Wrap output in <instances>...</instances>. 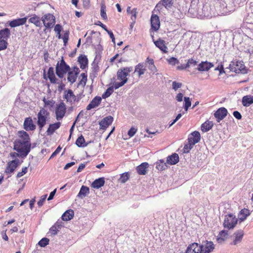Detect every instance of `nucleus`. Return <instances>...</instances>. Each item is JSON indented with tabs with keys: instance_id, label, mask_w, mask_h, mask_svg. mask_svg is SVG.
<instances>
[{
	"instance_id": "obj_1",
	"label": "nucleus",
	"mask_w": 253,
	"mask_h": 253,
	"mask_svg": "<svg viewBox=\"0 0 253 253\" xmlns=\"http://www.w3.org/2000/svg\"><path fill=\"white\" fill-rule=\"evenodd\" d=\"M18 137L13 143V149L20 153L22 158L26 157L31 151V143L30 136L24 130L18 132Z\"/></svg>"
},
{
	"instance_id": "obj_2",
	"label": "nucleus",
	"mask_w": 253,
	"mask_h": 253,
	"mask_svg": "<svg viewBox=\"0 0 253 253\" xmlns=\"http://www.w3.org/2000/svg\"><path fill=\"white\" fill-rule=\"evenodd\" d=\"M133 70L132 67H124L120 68L117 73V77L118 80L121 81V82H115L113 84V87L115 89H118L123 86L127 82V76L129 73Z\"/></svg>"
},
{
	"instance_id": "obj_3",
	"label": "nucleus",
	"mask_w": 253,
	"mask_h": 253,
	"mask_svg": "<svg viewBox=\"0 0 253 253\" xmlns=\"http://www.w3.org/2000/svg\"><path fill=\"white\" fill-rule=\"evenodd\" d=\"M71 69L70 67L65 61L63 57L58 61L56 67L55 73L59 78H63L65 75Z\"/></svg>"
},
{
	"instance_id": "obj_4",
	"label": "nucleus",
	"mask_w": 253,
	"mask_h": 253,
	"mask_svg": "<svg viewBox=\"0 0 253 253\" xmlns=\"http://www.w3.org/2000/svg\"><path fill=\"white\" fill-rule=\"evenodd\" d=\"M49 113L44 108H42L37 114V125L40 130H42L46 124Z\"/></svg>"
},
{
	"instance_id": "obj_5",
	"label": "nucleus",
	"mask_w": 253,
	"mask_h": 253,
	"mask_svg": "<svg viewBox=\"0 0 253 253\" xmlns=\"http://www.w3.org/2000/svg\"><path fill=\"white\" fill-rule=\"evenodd\" d=\"M238 219L232 214H227L225 216L223 226L229 230L233 229L237 224Z\"/></svg>"
},
{
	"instance_id": "obj_6",
	"label": "nucleus",
	"mask_w": 253,
	"mask_h": 253,
	"mask_svg": "<svg viewBox=\"0 0 253 253\" xmlns=\"http://www.w3.org/2000/svg\"><path fill=\"white\" fill-rule=\"evenodd\" d=\"M229 68L232 72L236 73H246L245 66L243 61H235L230 64Z\"/></svg>"
},
{
	"instance_id": "obj_7",
	"label": "nucleus",
	"mask_w": 253,
	"mask_h": 253,
	"mask_svg": "<svg viewBox=\"0 0 253 253\" xmlns=\"http://www.w3.org/2000/svg\"><path fill=\"white\" fill-rule=\"evenodd\" d=\"M66 106L64 102H61L56 105L55 110V114L57 120L60 121L63 118L66 114Z\"/></svg>"
},
{
	"instance_id": "obj_8",
	"label": "nucleus",
	"mask_w": 253,
	"mask_h": 253,
	"mask_svg": "<svg viewBox=\"0 0 253 253\" xmlns=\"http://www.w3.org/2000/svg\"><path fill=\"white\" fill-rule=\"evenodd\" d=\"M42 20L46 28H52L55 23L54 16L50 13L43 15Z\"/></svg>"
},
{
	"instance_id": "obj_9",
	"label": "nucleus",
	"mask_w": 253,
	"mask_h": 253,
	"mask_svg": "<svg viewBox=\"0 0 253 253\" xmlns=\"http://www.w3.org/2000/svg\"><path fill=\"white\" fill-rule=\"evenodd\" d=\"M80 72L79 68L76 66L73 67L67 73V80L71 84H73L76 82L78 75Z\"/></svg>"
},
{
	"instance_id": "obj_10",
	"label": "nucleus",
	"mask_w": 253,
	"mask_h": 253,
	"mask_svg": "<svg viewBox=\"0 0 253 253\" xmlns=\"http://www.w3.org/2000/svg\"><path fill=\"white\" fill-rule=\"evenodd\" d=\"M63 98L66 100L67 103L72 105L75 102H78L79 99L74 94L72 89H69L64 92Z\"/></svg>"
},
{
	"instance_id": "obj_11",
	"label": "nucleus",
	"mask_w": 253,
	"mask_h": 253,
	"mask_svg": "<svg viewBox=\"0 0 253 253\" xmlns=\"http://www.w3.org/2000/svg\"><path fill=\"white\" fill-rule=\"evenodd\" d=\"M20 164V161L18 159L8 162L5 169L4 172L6 174L12 173Z\"/></svg>"
},
{
	"instance_id": "obj_12",
	"label": "nucleus",
	"mask_w": 253,
	"mask_h": 253,
	"mask_svg": "<svg viewBox=\"0 0 253 253\" xmlns=\"http://www.w3.org/2000/svg\"><path fill=\"white\" fill-rule=\"evenodd\" d=\"M200 138L201 135L199 131H195L191 133L189 135L188 139L189 145L190 146V149H191L196 143L199 142L200 140Z\"/></svg>"
},
{
	"instance_id": "obj_13",
	"label": "nucleus",
	"mask_w": 253,
	"mask_h": 253,
	"mask_svg": "<svg viewBox=\"0 0 253 253\" xmlns=\"http://www.w3.org/2000/svg\"><path fill=\"white\" fill-rule=\"evenodd\" d=\"M153 42L155 46L158 47L161 51L164 53H168V47L166 45V41L162 40L161 38H159L157 40L155 41L154 39V36H152Z\"/></svg>"
},
{
	"instance_id": "obj_14",
	"label": "nucleus",
	"mask_w": 253,
	"mask_h": 253,
	"mask_svg": "<svg viewBox=\"0 0 253 253\" xmlns=\"http://www.w3.org/2000/svg\"><path fill=\"white\" fill-rule=\"evenodd\" d=\"M201 253H210L214 249V245L211 241H206L204 244L199 246Z\"/></svg>"
},
{
	"instance_id": "obj_15",
	"label": "nucleus",
	"mask_w": 253,
	"mask_h": 253,
	"mask_svg": "<svg viewBox=\"0 0 253 253\" xmlns=\"http://www.w3.org/2000/svg\"><path fill=\"white\" fill-rule=\"evenodd\" d=\"M151 30L157 31L160 27V21L159 17L156 14H152L151 17Z\"/></svg>"
},
{
	"instance_id": "obj_16",
	"label": "nucleus",
	"mask_w": 253,
	"mask_h": 253,
	"mask_svg": "<svg viewBox=\"0 0 253 253\" xmlns=\"http://www.w3.org/2000/svg\"><path fill=\"white\" fill-rule=\"evenodd\" d=\"M228 112L224 107L219 108L214 114L215 118L218 123L222 120L227 115Z\"/></svg>"
},
{
	"instance_id": "obj_17",
	"label": "nucleus",
	"mask_w": 253,
	"mask_h": 253,
	"mask_svg": "<svg viewBox=\"0 0 253 253\" xmlns=\"http://www.w3.org/2000/svg\"><path fill=\"white\" fill-rule=\"evenodd\" d=\"M24 128L27 131H33L36 128L31 117H27L25 119L24 122Z\"/></svg>"
},
{
	"instance_id": "obj_18",
	"label": "nucleus",
	"mask_w": 253,
	"mask_h": 253,
	"mask_svg": "<svg viewBox=\"0 0 253 253\" xmlns=\"http://www.w3.org/2000/svg\"><path fill=\"white\" fill-rule=\"evenodd\" d=\"M113 118L111 116H108L103 119L99 123L100 127L101 129H106L113 122Z\"/></svg>"
},
{
	"instance_id": "obj_19",
	"label": "nucleus",
	"mask_w": 253,
	"mask_h": 253,
	"mask_svg": "<svg viewBox=\"0 0 253 253\" xmlns=\"http://www.w3.org/2000/svg\"><path fill=\"white\" fill-rule=\"evenodd\" d=\"M172 4V0H162L157 4L156 8H157L158 11H160L162 9L163 6L168 9L171 7Z\"/></svg>"
},
{
	"instance_id": "obj_20",
	"label": "nucleus",
	"mask_w": 253,
	"mask_h": 253,
	"mask_svg": "<svg viewBox=\"0 0 253 253\" xmlns=\"http://www.w3.org/2000/svg\"><path fill=\"white\" fill-rule=\"evenodd\" d=\"M213 66V64L212 63L202 61L198 65L197 70L199 71H208Z\"/></svg>"
},
{
	"instance_id": "obj_21",
	"label": "nucleus",
	"mask_w": 253,
	"mask_h": 253,
	"mask_svg": "<svg viewBox=\"0 0 253 253\" xmlns=\"http://www.w3.org/2000/svg\"><path fill=\"white\" fill-rule=\"evenodd\" d=\"M102 100V98L100 96L95 97L89 103V104L86 106V110H90L91 109L94 108L98 106Z\"/></svg>"
},
{
	"instance_id": "obj_22",
	"label": "nucleus",
	"mask_w": 253,
	"mask_h": 253,
	"mask_svg": "<svg viewBox=\"0 0 253 253\" xmlns=\"http://www.w3.org/2000/svg\"><path fill=\"white\" fill-rule=\"evenodd\" d=\"M27 20V17L14 19L9 22V26L11 27H15L24 25Z\"/></svg>"
},
{
	"instance_id": "obj_23",
	"label": "nucleus",
	"mask_w": 253,
	"mask_h": 253,
	"mask_svg": "<svg viewBox=\"0 0 253 253\" xmlns=\"http://www.w3.org/2000/svg\"><path fill=\"white\" fill-rule=\"evenodd\" d=\"M47 77L51 84H57V79L56 78L54 71V68L52 67H49L47 73Z\"/></svg>"
},
{
	"instance_id": "obj_24",
	"label": "nucleus",
	"mask_w": 253,
	"mask_h": 253,
	"mask_svg": "<svg viewBox=\"0 0 253 253\" xmlns=\"http://www.w3.org/2000/svg\"><path fill=\"white\" fill-rule=\"evenodd\" d=\"M146 71V67L143 63H139L135 67L134 73H136L138 77H140L143 75Z\"/></svg>"
},
{
	"instance_id": "obj_25",
	"label": "nucleus",
	"mask_w": 253,
	"mask_h": 253,
	"mask_svg": "<svg viewBox=\"0 0 253 253\" xmlns=\"http://www.w3.org/2000/svg\"><path fill=\"white\" fill-rule=\"evenodd\" d=\"M235 238L231 243V245H236L240 243L243 239L244 235V231L243 230H239L234 233Z\"/></svg>"
},
{
	"instance_id": "obj_26",
	"label": "nucleus",
	"mask_w": 253,
	"mask_h": 253,
	"mask_svg": "<svg viewBox=\"0 0 253 253\" xmlns=\"http://www.w3.org/2000/svg\"><path fill=\"white\" fill-rule=\"evenodd\" d=\"M126 12L128 14L130 15V18L132 21L131 25L135 23V21L137 17V9L136 8L131 9L130 6H128L126 9Z\"/></svg>"
},
{
	"instance_id": "obj_27",
	"label": "nucleus",
	"mask_w": 253,
	"mask_h": 253,
	"mask_svg": "<svg viewBox=\"0 0 253 253\" xmlns=\"http://www.w3.org/2000/svg\"><path fill=\"white\" fill-rule=\"evenodd\" d=\"M251 214V212L248 209L244 208L240 211L238 213V219L240 221H244L248 216Z\"/></svg>"
},
{
	"instance_id": "obj_28",
	"label": "nucleus",
	"mask_w": 253,
	"mask_h": 253,
	"mask_svg": "<svg viewBox=\"0 0 253 253\" xmlns=\"http://www.w3.org/2000/svg\"><path fill=\"white\" fill-rule=\"evenodd\" d=\"M148 164L144 162L136 167V170L139 175H145L147 173V169L148 167Z\"/></svg>"
},
{
	"instance_id": "obj_29",
	"label": "nucleus",
	"mask_w": 253,
	"mask_h": 253,
	"mask_svg": "<svg viewBox=\"0 0 253 253\" xmlns=\"http://www.w3.org/2000/svg\"><path fill=\"white\" fill-rule=\"evenodd\" d=\"M78 62L80 65V68L82 69H85L88 65V59L84 55H81L78 57Z\"/></svg>"
},
{
	"instance_id": "obj_30",
	"label": "nucleus",
	"mask_w": 253,
	"mask_h": 253,
	"mask_svg": "<svg viewBox=\"0 0 253 253\" xmlns=\"http://www.w3.org/2000/svg\"><path fill=\"white\" fill-rule=\"evenodd\" d=\"M179 161V156L176 153H174L167 157V163L169 165H173L177 163Z\"/></svg>"
},
{
	"instance_id": "obj_31",
	"label": "nucleus",
	"mask_w": 253,
	"mask_h": 253,
	"mask_svg": "<svg viewBox=\"0 0 253 253\" xmlns=\"http://www.w3.org/2000/svg\"><path fill=\"white\" fill-rule=\"evenodd\" d=\"M61 126V123L58 122L54 124H50L46 131L47 135H51L54 132L58 129Z\"/></svg>"
},
{
	"instance_id": "obj_32",
	"label": "nucleus",
	"mask_w": 253,
	"mask_h": 253,
	"mask_svg": "<svg viewBox=\"0 0 253 253\" xmlns=\"http://www.w3.org/2000/svg\"><path fill=\"white\" fill-rule=\"evenodd\" d=\"M105 184L104 177H100L95 179L91 184V187L93 188L98 189L103 186Z\"/></svg>"
},
{
	"instance_id": "obj_33",
	"label": "nucleus",
	"mask_w": 253,
	"mask_h": 253,
	"mask_svg": "<svg viewBox=\"0 0 253 253\" xmlns=\"http://www.w3.org/2000/svg\"><path fill=\"white\" fill-rule=\"evenodd\" d=\"M253 103V96L246 95L242 98V104L244 106L248 107Z\"/></svg>"
},
{
	"instance_id": "obj_34",
	"label": "nucleus",
	"mask_w": 253,
	"mask_h": 253,
	"mask_svg": "<svg viewBox=\"0 0 253 253\" xmlns=\"http://www.w3.org/2000/svg\"><path fill=\"white\" fill-rule=\"evenodd\" d=\"M10 35V30L8 28L0 30V40H5L7 41Z\"/></svg>"
},
{
	"instance_id": "obj_35",
	"label": "nucleus",
	"mask_w": 253,
	"mask_h": 253,
	"mask_svg": "<svg viewBox=\"0 0 253 253\" xmlns=\"http://www.w3.org/2000/svg\"><path fill=\"white\" fill-rule=\"evenodd\" d=\"M89 193V189L88 187L83 185L77 196L79 198H84Z\"/></svg>"
},
{
	"instance_id": "obj_36",
	"label": "nucleus",
	"mask_w": 253,
	"mask_h": 253,
	"mask_svg": "<svg viewBox=\"0 0 253 253\" xmlns=\"http://www.w3.org/2000/svg\"><path fill=\"white\" fill-rule=\"evenodd\" d=\"M74 216V211L73 210H68L66 211L62 215V219L64 221H69L73 218Z\"/></svg>"
},
{
	"instance_id": "obj_37",
	"label": "nucleus",
	"mask_w": 253,
	"mask_h": 253,
	"mask_svg": "<svg viewBox=\"0 0 253 253\" xmlns=\"http://www.w3.org/2000/svg\"><path fill=\"white\" fill-rule=\"evenodd\" d=\"M213 125V123L211 121H206L201 126V130L203 132H207L212 128Z\"/></svg>"
},
{
	"instance_id": "obj_38",
	"label": "nucleus",
	"mask_w": 253,
	"mask_h": 253,
	"mask_svg": "<svg viewBox=\"0 0 253 253\" xmlns=\"http://www.w3.org/2000/svg\"><path fill=\"white\" fill-rule=\"evenodd\" d=\"M29 22L34 24L36 26L39 27H40L41 25L40 17L36 14L32 15V16L29 19Z\"/></svg>"
},
{
	"instance_id": "obj_39",
	"label": "nucleus",
	"mask_w": 253,
	"mask_h": 253,
	"mask_svg": "<svg viewBox=\"0 0 253 253\" xmlns=\"http://www.w3.org/2000/svg\"><path fill=\"white\" fill-rule=\"evenodd\" d=\"M146 62L149 64L148 68L152 72L155 73L157 71L156 67L154 64V60L152 58L147 57L146 59Z\"/></svg>"
},
{
	"instance_id": "obj_40",
	"label": "nucleus",
	"mask_w": 253,
	"mask_h": 253,
	"mask_svg": "<svg viewBox=\"0 0 253 253\" xmlns=\"http://www.w3.org/2000/svg\"><path fill=\"white\" fill-rule=\"evenodd\" d=\"M167 168V164L163 160H159L156 163V169L162 171L166 169Z\"/></svg>"
},
{
	"instance_id": "obj_41",
	"label": "nucleus",
	"mask_w": 253,
	"mask_h": 253,
	"mask_svg": "<svg viewBox=\"0 0 253 253\" xmlns=\"http://www.w3.org/2000/svg\"><path fill=\"white\" fill-rule=\"evenodd\" d=\"M76 144L79 147H84L87 145L83 135L79 136L76 140Z\"/></svg>"
},
{
	"instance_id": "obj_42",
	"label": "nucleus",
	"mask_w": 253,
	"mask_h": 253,
	"mask_svg": "<svg viewBox=\"0 0 253 253\" xmlns=\"http://www.w3.org/2000/svg\"><path fill=\"white\" fill-rule=\"evenodd\" d=\"M228 232L224 230H222L219 232L218 238L217 239L218 243L224 241L227 237Z\"/></svg>"
},
{
	"instance_id": "obj_43",
	"label": "nucleus",
	"mask_w": 253,
	"mask_h": 253,
	"mask_svg": "<svg viewBox=\"0 0 253 253\" xmlns=\"http://www.w3.org/2000/svg\"><path fill=\"white\" fill-rule=\"evenodd\" d=\"M42 101L44 103V107L51 108H52L55 104V101L53 99L47 100L45 97H43L42 99Z\"/></svg>"
},
{
	"instance_id": "obj_44",
	"label": "nucleus",
	"mask_w": 253,
	"mask_h": 253,
	"mask_svg": "<svg viewBox=\"0 0 253 253\" xmlns=\"http://www.w3.org/2000/svg\"><path fill=\"white\" fill-rule=\"evenodd\" d=\"M82 79L80 80L79 85L85 86L87 80V75L86 73H83L81 74Z\"/></svg>"
},
{
	"instance_id": "obj_45",
	"label": "nucleus",
	"mask_w": 253,
	"mask_h": 253,
	"mask_svg": "<svg viewBox=\"0 0 253 253\" xmlns=\"http://www.w3.org/2000/svg\"><path fill=\"white\" fill-rule=\"evenodd\" d=\"M63 28L62 26L60 24H56L54 30L56 33V37L59 39L61 38V32L62 31Z\"/></svg>"
},
{
	"instance_id": "obj_46",
	"label": "nucleus",
	"mask_w": 253,
	"mask_h": 253,
	"mask_svg": "<svg viewBox=\"0 0 253 253\" xmlns=\"http://www.w3.org/2000/svg\"><path fill=\"white\" fill-rule=\"evenodd\" d=\"M114 88H115L113 87V85L112 87H109V88H108L106 89V91L104 93H103L102 95V98L105 99L110 96L113 92Z\"/></svg>"
},
{
	"instance_id": "obj_47",
	"label": "nucleus",
	"mask_w": 253,
	"mask_h": 253,
	"mask_svg": "<svg viewBox=\"0 0 253 253\" xmlns=\"http://www.w3.org/2000/svg\"><path fill=\"white\" fill-rule=\"evenodd\" d=\"M129 178V174L128 172H125L121 175L119 181L121 183H125Z\"/></svg>"
},
{
	"instance_id": "obj_48",
	"label": "nucleus",
	"mask_w": 253,
	"mask_h": 253,
	"mask_svg": "<svg viewBox=\"0 0 253 253\" xmlns=\"http://www.w3.org/2000/svg\"><path fill=\"white\" fill-rule=\"evenodd\" d=\"M49 241L48 238H43L39 242L38 244L41 247H44L49 244Z\"/></svg>"
},
{
	"instance_id": "obj_49",
	"label": "nucleus",
	"mask_w": 253,
	"mask_h": 253,
	"mask_svg": "<svg viewBox=\"0 0 253 253\" xmlns=\"http://www.w3.org/2000/svg\"><path fill=\"white\" fill-rule=\"evenodd\" d=\"M100 14L103 20L107 19V16L106 13V6L105 5H102L101 6Z\"/></svg>"
},
{
	"instance_id": "obj_50",
	"label": "nucleus",
	"mask_w": 253,
	"mask_h": 253,
	"mask_svg": "<svg viewBox=\"0 0 253 253\" xmlns=\"http://www.w3.org/2000/svg\"><path fill=\"white\" fill-rule=\"evenodd\" d=\"M59 228V225H53L49 229L50 233L53 235H56L57 233V231H58V228Z\"/></svg>"
},
{
	"instance_id": "obj_51",
	"label": "nucleus",
	"mask_w": 253,
	"mask_h": 253,
	"mask_svg": "<svg viewBox=\"0 0 253 253\" xmlns=\"http://www.w3.org/2000/svg\"><path fill=\"white\" fill-rule=\"evenodd\" d=\"M167 61L168 63L170 65L174 66L177 64L179 63L178 60L175 57H170V58L167 59Z\"/></svg>"
},
{
	"instance_id": "obj_52",
	"label": "nucleus",
	"mask_w": 253,
	"mask_h": 253,
	"mask_svg": "<svg viewBox=\"0 0 253 253\" xmlns=\"http://www.w3.org/2000/svg\"><path fill=\"white\" fill-rule=\"evenodd\" d=\"M8 43L5 40H0V51L6 49L7 47Z\"/></svg>"
},
{
	"instance_id": "obj_53",
	"label": "nucleus",
	"mask_w": 253,
	"mask_h": 253,
	"mask_svg": "<svg viewBox=\"0 0 253 253\" xmlns=\"http://www.w3.org/2000/svg\"><path fill=\"white\" fill-rule=\"evenodd\" d=\"M184 109L187 111L189 107L191 106V103L189 97H184Z\"/></svg>"
},
{
	"instance_id": "obj_54",
	"label": "nucleus",
	"mask_w": 253,
	"mask_h": 253,
	"mask_svg": "<svg viewBox=\"0 0 253 253\" xmlns=\"http://www.w3.org/2000/svg\"><path fill=\"white\" fill-rule=\"evenodd\" d=\"M137 131V129L134 127H131L130 129L128 131V135L129 137H131L134 135V134L136 133Z\"/></svg>"
},
{
	"instance_id": "obj_55",
	"label": "nucleus",
	"mask_w": 253,
	"mask_h": 253,
	"mask_svg": "<svg viewBox=\"0 0 253 253\" xmlns=\"http://www.w3.org/2000/svg\"><path fill=\"white\" fill-rule=\"evenodd\" d=\"M28 171V168L27 167H24L22 169V171L20 172H18L17 174L16 177L17 178H20L22 177L23 175H24L25 174H26Z\"/></svg>"
},
{
	"instance_id": "obj_56",
	"label": "nucleus",
	"mask_w": 253,
	"mask_h": 253,
	"mask_svg": "<svg viewBox=\"0 0 253 253\" xmlns=\"http://www.w3.org/2000/svg\"><path fill=\"white\" fill-rule=\"evenodd\" d=\"M61 38L63 39L64 45H65L69 40V32L66 31Z\"/></svg>"
},
{
	"instance_id": "obj_57",
	"label": "nucleus",
	"mask_w": 253,
	"mask_h": 253,
	"mask_svg": "<svg viewBox=\"0 0 253 253\" xmlns=\"http://www.w3.org/2000/svg\"><path fill=\"white\" fill-rule=\"evenodd\" d=\"M46 197H47V195H42L41 197V199L38 202V205L39 207L42 206L43 204V203L44 202L46 198Z\"/></svg>"
},
{
	"instance_id": "obj_58",
	"label": "nucleus",
	"mask_w": 253,
	"mask_h": 253,
	"mask_svg": "<svg viewBox=\"0 0 253 253\" xmlns=\"http://www.w3.org/2000/svg\"><path fill=\"white\" fill-rule=\"evenodd\" d=\"M215 70L219 71V75H220L223 73H225V71L224 70V67L223 65L222 64H220L218 65L217 67H216L214 69Z\"/></svg>"
},
{
	"instance_id": "obj_59",
	"label": "nucleus",
	"mask_w": 253,
	"mask_h": 253,
	"mask_svg": "<svg viewBox=\"0 0 253 253\" xmlns=\"http://www.w3.org/2000/svg\"><path fill=\"white\" fill-rule=\"evenodd\" d=\"M182 86V84L180 83H177L176 82H173L172 83V88L176 90L178 88H180Z\"/></svg>"
},
{
	"instance_id": "obj_60",
	"label": "nucleus",
	"mask_w": 253,
	"mask_h": 253,
	"mask_svg": "<svg viewBox=\"0 0 253 253\" xmlns=\"http://www.w3.org/2000/svg\"><path fill=\"white\" fill-rule=\"evenodd\" d=\"M61 150V148L60 146H59L56 148V149L54 151V152L52 153V154H51V155L50 157V159L55 157L57 154H58L60 152Z\"/></svg>"
},
{
	"instance_id": "obj_61",
	"label": "nucleus",
	"mask_w": 253,
	"mask_h": 253,
	"mask_svg": "<svg viewBox=\"0 0 253 253\" xmlns=\"http://www.w3.org/2000/svg\"><path fill=\"white\" fill-rule=\"evenodd\" d=\"M233 114L234 117L238 120H240L242 118V115L241 113L237 111H234Z\"/></svg>"
},
{
	"instance_id": "obj_62",
	"label": "nucleus",
	"mask_w": 253,
	"mask_h": 253,
	"mask_svg": "<svg viewBox=\"0 0 253 253\" xmlns=\"http://www.w3.org/2000/svg\"><path fill=\"white\" fill-rule=\"evenodd\" d=\"M106 32H107V33L109 35L110 38L111 39L112 42L115 43V37L114 36L113 32L111 31H110L109 30H108L107 31H106Z\"/></svg>"
},
{
	"instance_id": "obj_63",
	"label": "nucleus",
	"mask_w": 253,
	"mask_h": 253,
	"mask_svg": "<svg viewBox=\"0 0 253 253\" xmlns=\"http://www.w3.org/2000/svg\"><path fill=\"white\" fill-rule=\"evenodd\" d=\"M183 95L181 93H179L176 96V99L178 102H181L182 100Z\"/></svg>"
},
{
	"instance_id": "obj_64",
	"label": "nucleus",
	"mask_w": 253,
	"mask_h": 253,
	"mask_svg": "<svg viewBox=\"0 0 253 253\" xmlns=\"http://www.w3.org/2000/svg\"><path fill=\"white\" fill-rule=\"evenodd\" d=\"M10 156L14 159V158H17V157H20V153H16V152H11L10 153Z\"/></svg>"
}]
</instances>
